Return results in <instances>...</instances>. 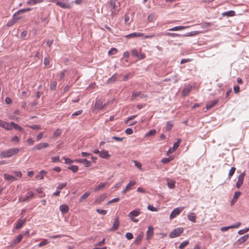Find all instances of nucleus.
<instances>
[{
  "label": "nucleus",
  "instance_id": "obj_1",
  "mask_svg": "<svg viewBox=\"0 0 249 249\" xmlns=\"http://www.w3.org/2000/svg\"><path fill=\"white\" fill-rule=\"evenodd\" d=\"M19 152V149L17 148H10L8 150L2 151L0 155L2 158H10Z\"/></svg>",
  "mask_w": 249,
  "mask_h": 249
},
{
  "label": "nucleus",
  "instance_id": "obj_2",
  "mask_svg": "<svg viewBox=\"0 0 249 249\" xmlns=\"http://www.w3.org/2000/svg\"><path fill=\"white\" fill-rule=\"evenodd\" d=\"M141 213V210L139 209L131 211L128 214L129 218L134 222H138L139 219L135 218Z\"/></svg>",
  "mask_w": 249,
  "mask_h": 249
},
{
  "label": "nucleus",
  "instance_id": "obj_3",
  "mask_svg": "<svg viewBox=\"0 0 249 249\" xmlns=\"http://www.w3.org/2000/svg\"><path fill=\"white\" fill-rule=\"evenodd\" d=\"M183 231L182 228H177L172 231L169 234V237L171 238H174L180 235Z\"/></svg>",
  "mask_w": 249,
  "mask_h": 249
},
{
  "label": "nucleus",
  "instance_id": "obj_4",
  "mask_svg": "<svg viewBox=\"0 0 249 249\" xmlns=\"http://www.w3.org/2000/svg\"><path fill=\"white\" fill-rule=\"evenodd\" d=\"M184 209V207H179L174 209L170 215V218L173 219L176 217L182 212Z\"/></svg>",
  "mask_w": 249,
  "mask_h": 249
},
{
  "label": "nucleus",
  "instance_id": "obj_5",
  "mask_svg": "<svg viewBox=\"0 0 249 249\" xmlns=\"http://www.w3.org/2000/svg\"><path fill=\"white\" fill-rule=\"evenodd\" d=\"M56 4L63 9H69L71 5L68 2H65V0H55Z\"/></svg>",
  "mask_w": 249,
  "mask_h": 249
},
{
  "label": "nucleus",
  "instance_id": "obj_6",
  "mask_svg": "<svg viewBox=\"0 0 249 249\" xmlns=\"http://www.w3.org/2000/svg\"><path fill=\"white\" fill-rule=\"evenodd\" d=\"M246 176L245 172H244L240 174L238 177V180L236 183V187L237 188H239L243 183L244 178Z\"/></svg>",
  "mask_w": 249,
  "mask_h": 249
},
{
  "label": "nucleus",
  "instance_id": "obj_7",
  "mask_svg": "<svg viewBox=\"0 0 249 249\" xmlns=\"http://www.w3.org/2000/svg\"><path fill=\"white\" fill-rule=\"evenodd\" d=\"M107 105V103H103L101 99L96 100L95 104V108L97 109H102Z\"/></svg>",
  "mask_w": 249,
  "mask_h": 249
},
{
  "label": "nucleus",
  "instance_id": "obj_8",
  "mask_svg": "<svg viewBox=\"0 0 249 249\" xmlns=\"http://www.w3.org/2000/svg\"><path fill=\"white\" fill-rule=\"evenodd\" d=\"M136 184V181L134 180L130 181V182L127 184L125 188L122 191V193L125 194L126 193L132 189V187Z\"/></svg>",
  "mask_w": 249,
  "mask_h": 249
},
{
  "label": "nucleus",
  "instance_id": "obj_9",
  "mask_svg": "<svg viewBox=\"0 0 249 249\" xmlns=\"http://www.w3.org/2000/svg\"><path fill=\"white\" fill-rule=\"evenodd\" d=\"M49 146V144L47 142L39 143L36 144L33 148V150H40L43 148H46Z\"/></svg>",
  "mask_w": 249,
  "mask_h": 249
},
{
  "label": "nucleus",
  "instance_id": "obj_10",
  "mask_svg": "<svg viewBox=\"0 0 249 249\" xmlns=\"http://www.w3.org/2000/svg\"><path fill=\"white\" fill-rule=\"evenodd\" d=\"M120 225L119 219L118 217H116L113 222L112 227L109 230V231H114L117 230Z\"/></svg>",
  "mask_w": 249,
  "mask_h": 249
},
{
  "label": "nucleus",
  "instance_id": "obj_11",
  "mask_svg": "<svg viewBox=\"0 0 249 249\" xmlns=\"http://www.w3.org/2000/svg\"><path fill=\"white\" fill-rule=\"evenodd\" d=\"M11 122L9 124L6 122L0 120V126L7 130H12Z\"/></svg>",
  "mask_w": 249,
  "mask_h": 249
},
{
  "label": "nucleus",
  "instance_id": "obj_12",
  "mask_svg": "<svg viewBox=\"0 0 249 249\" xmlns=\"http://www.w3.org/2000/svg\"><path fill=\"white\" fill-rule=\"evenodd\" d=\"M249 237V234H246L242 237H241L239 239H238L235 243V245H240L245 242H246Z\"/></svg>",
  "mask_w": 249,
  "mask_h": 249
},
{
  "label": "nucleus",
  "instance_id": "obj_13",
  "mask_svg": "<svg viewBox=\"0 0 249 249\" xmlns=\"http://www.w3.org/2000/svg\"><path fill=\"white\" fill-rule=\"evenodd\" d=\"M107 194L106 193L103 194L99 197H97L94 201V203L99 204L102 203L107 197Z\"/></svg>",
  "mask_w": 249,
  "mask_h": 249
},
{
  "label": "nucleus",
  "instance_id": "obj_14",
  "mask_svg": "<svg viewBox=\"0 0 249 249\" xmlns=\"http://www.w3.org/2000/svg\"><path fill=\"white\" fill-rule=\"evenodd\" d=\"M142 36H143V34L142 33L134 32L125 36V37L127 38H130L141 37Z\"/></svg>",
  "mask_w": 249,
  "mask_h": 249
},
{
  "label": "nucleus",
  "instance_id": "obj_15",
  "mask_svg": "<svg viewBox=\"0 0 249 249\" xmlns=\"http://www.w3.org/2000/svg\"><path fill=\"white\" fill-rule=\"evenodd\" d=\"M154 229L152 226H149L148 230L146 231V239L149 240L153 236L154 233Z\"/></svg>",
  "mask_w": 249,
  "mask_h": 249
},
{
  "label": "nucleus",
  "instance_id": "obj_16",
  "mask_svg": "<svg viewBox=\"0 0 249 249\" xmlns=\"http://www.w3.org/2000/svg\"><path fill=\"white\" fill-rule=\"evenodd\" d=\"M34 196V193L32 192H28L26 196L23 198L21 201H29Z\"/></svg>",
  "mask_w": 249,
  "mask_h": 249
},
{
  "label": "nucleus",
  "instance_id": "obj_17",
  "mask_svg": "<svg viewBox=\"0 0 249 249\" xmlns=\"http://www.w3.org/2000/svg\"><path fill=\"white\" fill-rule=\"evenodd\" d=\"M99 156L103 159H108L110 157V155L109 154L107 150H102L99 154Z\"/></svg>",
  "mask_w": 249,
  "mask_h": 249
},
{
  "label": "nucleus",
  "instance_id": "obj_18",
  "mask_svg": "<svg viewBox=\"0 0 249 249\" xmlns=\"http://www.w3.org/2000/svg\"><path fill=\"white\" fill-rule=\"evenodd\" d=\"M141 91L133 92L131 97V100L134 101L137 99V97L141 96V98L143 97V95H141Z\"/></svg>",
  "mask_w": 249,
  "mask_h": 249
},
{
  "label": "nucleus",
  "instance_id": "obj_19",
  "mask_svg": "<svg viewBox=\"0 0 249 249\" xmlns=\"http://www.w3.org/2000/svg\"><path fill=\"white\" fill-rule=\"evenodd\" d=\"M23 238V235L19 234L18 235V236L13 240V241L12 242L11 246L12 247L15 246L17 244L19 243L21 240Z\"/></svg>",
  "mask_w": 249,
  "mask_h": 249
},
{
  "label": "nucleus",
  "instance_id": "obj_20",
  "mask_svg": "<svg viewBox=\"0 0 249 249\" xmlns=\"http://www.w3.org/2000/svg\"><path fill=\"white\" fill-rule=\"evenodd\" d=\"M26 218L18 220L16 225V229L18 230L21 228L24 224L26 222Z\"/></svg>",
  "mask_w": 249,
  "mask_h": 249
},
{
  "label": "nucleus",
  "instance_id": "obj_21",
  "mask_svg": "<svg viewBox=\"0 0 249 249\" xmlns=\"http://www.w3.org/2000/svg\"><path fill=\"white\" fill-rule=\"evenodd\" d=\"M166 179L167 181L168 187L170 189H173L175 187L176 182L175 180H174L173 179H170L169 178H167Z\"/></svg>",
  "mask_w": 249,
  "mask_h": 249
},
{
  "label": "nucleus",
  "instance_id": "obj_22",
  "mask_svg": "<svg viewBox=\"0 0 249 249\" xmlns=\"http://www.w3.org/2000/svg\"><path fill=\"white\" fill-rule=\"evenodd\" d=\"M59 209L62 213L65 214L68 212L69 208L67 205H61Z\"/></svg>",
  "mask_w": 249,
  "mask_h": 249
},
{
  "label": "nucleus",
  "instance_id": "obj_23",
  "mask_svg": "<svg viewBox=\"0 0 249 249\" xmlns=\"http://www.w3.org/2000/svg\"><path fill=\"white\" fill-rule=\"evenodd\" d=\"M3 176H4V179L5 180H7V181H10L11 182H12L14 180H17L16 178L14 176L10 175L8 174H6V173L4 174L3 175Z\"/></svg>",
  "mask_w": 249,
  "mask_h": 249
},
{
  "label": "nucleus",
  "instance_id": "obj_24",
  "mask_svg": "<svg viewBox=\"0 0 249 249\" xmlns=\"http://www.w3.org/2000/svg\"><path fill=\"white\" fill-rule=\"evenodd\" d=\"M107 182H101L98 186H97L94 189V191L96 192L102 190L104 187L108 184Z\"/></svg>",
  "mask_w": 249,
  "mask_h": 249
},
{
  "label": "nucleus",
  "instance_id": "obj_25",
  "mask_svg": "<svg viewBox=\"0 0 249 249\" xmlns=\"http://www.w3.org/2000/svg\"><path fill=\"white\" fill-rule=\"evenodd\" d=\"M192 89L191 86H188L185 88L182 91V95L183 96H186L189 94Z\"/></svg>",
  "mask_w": 249,
  "mask_h": 249
},
{
  "label": "nucleus",
  "instance_id": "obj_26",
  "mask_svg": "<svg viewBox=\"0 0 249 249\" xmlns=\"http://www.w3.org/2000/svg\"><path fill=\"white\" fill-rule=\"evenodd\" d=\"M218 102V100H214L208 103L206 105V108L207 110L213 107Z\"/></svg>",
  "mask_w": 249,
  "mask_h": 249
},
{
  "label": "nucleus",
  "instance_id": "obj_27",
  "mask_svg": "<svg viewBox=\"0 0 249 249\" xmlns=\"http://www.w3.org/2000/svg\"><path fill=\"white\" fill-rule=\"evenodd\" d=\"M188 27L187 26H178L173 27L172 28L169 29L168 30L170 31H180L187 28Z\"/></svg>",
  "mask_w": 249,
  "mask_h": 249
},
{
  "label": "nucleus",
  "instance_id": "obj_28",
  "mask_svg": "<svg viewBox=\"0 0 249 249\" xmlns=\"http://www.w3.org/2000/svg\"><path fill=\"white\" fill-rule=\"evenodd\" d=\"M11 127H12V129H13V128H14V129H17L18 131H21V132H22L24 130L22 127L20 126L17 124H16L13 122H11Z\"/></svg>",
  "mask_w": 249,
  "mask_h": 249
},
{
  "label": "nucleus",
  "instance_id": "obj_29",
  "mask_svg": "<svg viewBox=\"0 0 249 249\" xmlns=\"http://www.w3.org/2000/svg\"><path fill=\"white\" fill-rule=\"evenodd\" d=\"M43 1V0H29L27 2V4L29 5H34L41 3Z\"/></svg>",
  "mask_w": 249,
  "mask_h": 249
},
{
  "label": "nucleus",
  "instance_id": "obj_30",
  "mask_svg": "<svg viewBox=\"0 0 249 249\" xmlns=\"http://www.w3.org/2000/svg\"><path fill=\"white\" fill-rule=\"evenodd\" d=\"M188 219L194 223L196 222V216L195 213H192L187 215Z\"/></svg>",
  "mask_w": 249,
  "mask_h": 249
},
{
  "label": "nucleus",
  "instance_id": "obj_31",
  "mask_svg": "<svg viewBox=\"0 0 249 249\" xmlns=\"http://www.w3.org/2000/svg\"><path fill=\"white\" fill-rule=\"evenodd\" d=\"M222 15L223 16L232 17L235 15V12L234 11L231 10L224 12Z\"/></svg>",
  "mask_w": 249,
  "mask_h": 249
},
{
  "label": "nucleus",
  "instance_id": "obj_32",
  "mask_svg": "<svg viewBox=\"0 0 249 249\" xmlns=\"http://www.w3.org/2000/svg\"><path fill=\"white\" fill-rule=\"evenodd\" d=\"M117 0H111L110 1V5L111 7V8L114 10H116L118 5L117 3Z\"/></svg>",
  "mask_w": 249,
  "mask_h": 249
},
{
  "label": "nucleus",
  "instance_id": "obj_33",
  "mask_svg": "<svg viewBox=\"0 0 249 249\" xmlns=\"http://www.w3.org/2000/svg\"><path fill=\"white\" fill-rule=\"evenodd\" d=\"M240 195H241L240 192L238 191V192H235L234 194L233 198L231 201V204L234 203L237 201V199L238 198V197H239Z\"/></svg>",
  "mask_w": 249,
  "mask_h": 249
},
{
  "label": "nucleus",
  "instance_id": "obj_34",
  "mask_svg": "<svg viewBox=\"0 0 249 249\" xmlns=\"http://www.w3.org/2000/svg\"><path fill=\"white\" fill-rule=\"evenodd\" d=\"M90 195V192H87L85 193L79 198V202H81L83 200H85L86 198H87Z\"/></svg>",
  "mask_w": 249,
  "mask_h": 249
},
{
  "label": "nucleus",
  "instance_id": "obj_35",
  "mask_svg": "<svg viewBox=\"0 0 249 249\" xmlns=\"http://www.w3.org/2000/svg\"><path fill=\"white\" fill-rule=\"evenodd\" d=\"M47 172L44 170H41L39 172V174L36 176V178L37 179H42L44 178V176Z\"/></svg>",
  "mask_w": 249,
  "mask_h": 249
},
{
  "label": "nucleus",
  "instance_id": "obj_36",
  "mask_svg": "<svg viewBox=\"0 0 249 249\" xmlns=\"http://www.w3.org/2000/svg\"><path fill=\"white\" fill-rule=\"evenodd\" d=\"M21 18V17H15V18H13L12 20L8 21V22L7 23V26L8 27L11 26L17 21V20Z\"/></svg>",
  "mask_w": 249,
  "mask_h": 249
},
{
  "label": "nucleus",
  "instance_id": "obj_37",
  "mask_svg": "<svg viewBox=\"0 0 249 249\" xmlns=\"http://www.w3.org/2000/svg\"><path fill=\"white\" fill-rule=\"evenodd\" d=\"M117 76L118 75L117 73L114 74L110 78L108 79L107 83L109 84L115 82L117 80Z\"/></svg>",
  "mask_w": 249,
  "mask_h": 249
},
{
  "label": "nucleus",
  "instance_id": "obj_38",
  "mask_svg": "<svg viewBox=\"0 0 249 249\" xmlns=\"http://www.w3.org/2000/svg\"><path fill=\"white\" fill-rule=\"evenodd\" d=\"M162 34V33H158L157 34H151V35H146V36L143 35V36H142L143 37L144 39H147V38H151L152 37H153L155 36H160Z\"/></svg>",
  "mask_w": 249,
  "mask_h": 249
},
{
  "label": "nucleus",
  "instance_id": "obj_39",
  "mask_svg": "<svg viewBox=\"0 0 249 249\" xmlns=\"http://www.w3.org/2000/svg\"><path fill=\"white\" fill-rule=\"evenodd\" d=\"M142 237H143V234L142 233L139 234L135 239V243L136 244H139L140 243L141 241H142Z\"/></svg>",
  "mask_w": 249,
  "mask_h": 249
},
{
  "label": "nucleus",
  "instance_id": "obj_40",
  "mask_svg": "<svg viewBox=\"0 0 249 249\" xmlns=\"http://www.w3.org/2000/svg\"><path fill=\"white\" fill-rule=\"evenodd\" d=\"M181 142V140L180 139H179L178 140L177 142L174 143L173 146V151H175L176 149H178V148L179 147V144Z\"/></svg>",
  "mask_w": 249,
  "mask_h": 249
},
{
  "label": "nucleus",
  "instance_id": "obj_41",
  "mask_svg": "<svg viewBox=\"0 0 249 249\" xmlns=\"http://www.w3.org/2000/svg\"><path fill=\"white\" fill-rule=\"evenodd\" d=\"M189 244V241H184L182 242L178 246L179 249H183Z\"/></svg>",
  "mask_w": 249,
  "mask_h": 249
},
{
  "label": "nucleus",
  "instance_id": "obj_42",
  "mask_svg": "<svg viewBox=\"0 0 249 249\" xmlns=\"http://www.w3.org/2000/svg\"><path fill=\"white\" fill-rule=\"evenodd\" d=\"M24 9H22L18 10L17 12H16L13 15V18H15V17H18V15L19 14H23L25 12Z\"/></svg>",
  "mask_w": 249,
  "mask_h": 249
},
{
  "label": "nucleus",
  "instance_id": "obj_43",
  "mask_svg": "<svg viewBox=\"0 0 249 249\" xmlns=\"http://www.w3.org/2000/svg\"><path fill=\"white\" fill-rule=\"evenodd\" d=\"M212 26V24L209 22H204L201 24V27L202 29H207Z\"/></svg>",
  "mask_w": 249,
  "mask_h": 249
},
{
  "label": "nucleus",
  "instance_id": "obj_44",
  "mask_svg": "<svg viewBox=\"0 0 249 249\" xmlns=\"http://www.w3.org/2000/svg\"><path fill=\"white\" fill-rule=\"evenodd\" d=\"M68 169L71 170L73 172L76 173L78 170V167L77 165H71L68 167Z\"/></svg>",
  "mask_w": 249,
  "mask_h": 249
},
{
  "label": "nucleus",
  "instance_id": "obj_45",
  "mask_svg": "<svg viewBox=\"0 0 249 249\" xmlns=\"http://www.w3.org/2000/svg\"><path fill=\"white\" fill-rule=\"evenodd\" d=\"M62 133V131L61 130V129H57L53 133V137L54 138H57L58 137V136H59L60 135V134H61Z\"/></svg>",
  "mask_w": 249,
  "mask_h": 249
},
{
  "label": "nucleus",
  "instance_id": "obj_46",
  "mask_svg": "<svg viewBox=\"0 0 249 249\" xmlns=\"http://www.w3.org/2000/svg\"><path fill=\"white\" fill-rule=\"evenodd\" d=\"M172 160H173V159L171 158H163L161 160V162L163 164H166V163L170 162Z\"/></svg>",
  "mask_w": 249,
  "mask_h": 249
},
{
  "label": "nucleus",
  "instance_id": "obj_47",
  "mask_svg": "<svg viewBox=\"0 0 249 249\" xmlns=\"http://www.w3.org/2000/svg\"><path fill=\"white\" fill-rule=\"evenodd\" d=\"M236 170V168L234 167H232L229 171L228 177L229 178H231V176L233 175Z\"/></svg>",
  "mask_w": 249,
  "mask_h": 249
},
{
  "label": "nucleus",
  "instance_id": "obj_48",
  "mask_svg": "<svg viewBox=\"0 0 249 249\" xmlns=\"http://www.w3.org/2000/svg\"><path fill=\"white\" fill-rule=\"evenodd\" d=\"M51 161L53 163L59 162L60 161V157L59 156H55V157H51Z\"/></svg>",
  "mask_w": 249,
  "mask_h": 249
},
{
  "label": "nucleus",
  "instance_id": "obj_49",
  "mask_svg": "<svg viewBox=\"0 0 249 249\" xmlns=\"http://www.w3.org/2000/svg\"><path fill=\"white\" fill-rule=\"evenodd\" d=\"M83 111L82 109L79 110L72 114L71 116V118H73L75 116L80 115L83 113Z\"/></svg>",
  "mask_w": 249,
  "mask_h": 249
},
{
  "label": "nucleus",
  "instance_id": "obj_50",
  "mask_svg": "<svg viewBox=\"0 0 249 249\" xmlns=\"http://www.w3.org/2000/svg\"><path fill=\"white\" fill-rule=\"evenodd\" d=\"M173 126V124L171 122H167L166 123V130L169 131L171 129Z\"/></svg>",
  "mask_w": 249,
  "mask_h": 249
},
{
  "label": "nucleus",
  "instance_id": "obj_51",
  "mask_svg": "<svg viewBox=\"0 0 249 249\" xmlns=\"http://www.w3.org/2000/svg\"><path fill=\"white\" fill-rule=\"evenodd\" d=\"M249 231V228H246L244 229L240 230L238 231V233L240 235L243 234L247 232H248Z\"/></svg>",
  "mask_w": 249,
  "mask_h": 249
},
{
  "label": "nucleus",
  "instance_id": "obj_52",
  "mask_svg": "<svg viewBox=\"0 0 249 249\" xmlns=\"http://www.w3.org/2000/svg\"><path fill=\"white\" fill-rule=\"evenodd\" d=\"M49 243V241L47 239H44L42 241L39 243L38 245V247H41Z\"/></svg>",
  "mask_w": 249,
  "mask_h": 249
},
{
  "label": "nucleus",
  "instance_id": "obj_53",
  "mask_svg": "<svg viewBox=\"0 0 249 249\" xmlns=\"http://www.w3.org/2000/svg\"><path fill=\"white\" fill-rule=\"evenodd\" d=\"M67 183V182L62 183L60 184H59L57 186L56 189L57 190H61L63 188H64L66 186Z\"/></svg>",
  "mask_w": 249,
  "mask_h": 249
},
{
  "label": "nucleus",
  "instance_id": "obj_54",
  "mask_svg": "<svg viewBox=\"0 0 249 249\" xmlns=\"http://www.w3.org/2000/svg\"><path fill=\"white\" fill-rule=\"evenodd\" d=\"M56 86H57V82L56 81L52 82L50 84V89L51 90L55 89Z\"/></svg>",
  "mask_w": 249,
  "mask_h": 249
},
{
  "label": "nucleus",
  "instance_id": "obj_55",
  "mask_svg": "<svg viewBox=\"0 0 249 249\" xmlns=\"http://www.w3.org/2000/svg\"><path fill=\"white\" fill-rule=\"evenodd\" d=\"M96 211L98 213L102 214V215H106L107 213L106 210H102V209H97L96 210Z\"/></svg>",
  "mask_w": 249,
  "mask_h": 249
},
{
  "label": "nucleus",
  "instance_id": "obj_56",
  "mask_svg": "<svg viewBox=\"0 0 249 249\" xmlns=\"http://www.w3.org/2000/svg\"><path fill=\"white\" fill-rule=\"evenodd\" d=\"M117 50L116 48H111L108 52L109 55L115 54L117 53Z\"/></svg>",
  "mask_w": 249,
  "mask_h": 249
},
{
  "label": "nucleus",
  "instance_id": "obj_57",
  "mask_svg": "<svg viewBox=\"0 0 249 249\" xmlns=\"http://www.w3.org/2000/svg\"><path fill=\"white\" fill-rule=\"evenodd\" d=\"M155 18V15L153 13L149 14L147 17V20L148 22H152Z\"/></svg>",
  "mask_w": 249,
  "mask_h": 249
},
{
  "label": "nucleus",
  "instance_id": "obj_58",
  "mask_svg": "<svg viewBox=\"0 0 249 249\" xmlns=\"http://www.w3.org/2000/svg\"><path fill=\"white\" fill-rule=\"evenodd\" d=\"M63 158L65 160V163L67 164H71V163L75 162L74 160H72L68 158L63 157Z\"/></svg>",
  "mask_w": 249,
  "mask_h": 249
},
{
  "label": "nucleus",
  "instance_id": "obj_59",
  "mask_svg": "<svg viewBox=\"0 0 249 249\" xmlns=\"http://www.w3.org/2000/svg\"><path fill=\"white\" fill-rule=\"evenodd\" d=\"M133 161L134 162L135 165L139 169L142 170V163L140 162H139L137 160H134Z\"/></svg>",
  "mask_w": 249,
  "mask_h": 249
},
{
  "label": "nucleus",
  "instance_id": "obj_60",
  "mask_svg": "<svg viewBox=\"0 0 249 249\" xmlns=\"http://www.w3.org/2000/svg\"><path fill=\"white\" fill-rule=\"evenodd\" d=\"M167 36H172V37H177V36H181V35L176 34V33H167L166 34Z\"/></svg>",
  "mask_w": 249,
  "mask_h": 249
},
{
  "label": "nucleus",
  "instance_id": "obj_61",
  "mask_svg": "<svg viewBox=\"0 0 249 249\" xmlns=\"http://www.w3.org/2000/svg\"><path fill=\"white\" fill-rule=\"evenodd\" d=\"M119 200H120V198L119 197H115V198L111 199V200H109V201H108V202L107 203V204H110L112 203L117 202Z\"/></svg>",
  "mask_w": 249,
  "mask_h": 249
},
{
  "label": "nucleus",
  "instance_id": "obj_62",
  "mask_svg": "<svg viewBox=\"0 0 249 249\" xmlns=\"http://www.w3.org/2000/svg\"><path fill=\"white\" fill-rule=\"evenodd\" d=\"M125 237L128 240H131L133 238V235L131 232H127L125 234Z\"/></svg>",
  "mask_w": 249,
  "mask_h": 249
},
{
  "label": "nucleus",
  "instance_id": "obj_63",
  "mask_svg": "<svg viewBox=\"0 0 249 249\" xmlns=\"http://www.w3.org/2000/svg\"><path fill=\"white\" fill-rule=\"evenodd\" d=\"M83 165H85V167H88L90 166L91 162L89 160H88L86 159H85L84 162L83 163Z\"/></svg>",
  "mask_w": 249,
  "mask_h": 249
},
{
  "label": "nucleus",
  "instance_id": "obj_64",
  "mask_svg": "<svg viewBox=\"0 0 249 249\" xmlns=\"http://www.w3.org/2000/svg\"><path fill=\"white\" fill-rule=\"evenodd\" d=\"M132 55L134 56H136L138 58V56H139V53L138 52V51L136 49H133L132 51V53H131Z\"/></svg>",
  "mask_w": 249,
  "mask_h": 249
}]
</instances>
